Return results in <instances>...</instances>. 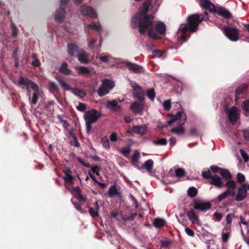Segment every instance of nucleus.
I'll return each instance as SVG.
<instances>
[{
  "label": "nucleus",
  "instance_id": "obj_21",
  "mask_svg": "<svg viewBox=\"0 0 249 249\" xmlns=\"http://www.w3.org/2000/svg\"><path fill=\"white\" fill-rule=\"evenodd\" d=\"M64 176L63 177V179L65 182L69 183H73L74 180V177L72 176V172L70 168H66L63 171Z\"/></svg>",
  "mask_w": 249,
  "mask_h": 249
},
{
  "label": "nucleus",
  "instance_id": "obj_15",
  "mask_svg": "<svg viewBox=\"0 0 249 249\" xmlns=\"http://www.w3.org/2000/svg\"><path fill=\"white\" fill-rule=\"evenodd\" d=\"M75 70L79 75L85 77H89L91 75V71L87 67L84 66H76L75 67Z\"/></svg>",
  "mask_w": 249,
  "mask_h": 249
},
{
  "label": "nucleus",
  "instance_id": "obj_25",
  "mask_svg": "<svg viewBox=\"0 0 249 249\" xmlns=\"http://www.w3.org/2000/svg\"><path fill=\"white\" fill-rule=\"evenodd\" d=\"M77 56L78 60L81 63L85 64H87L89 63V60L88 55L85 51L81 50V52Z\"/></svg>",
  "mask_w": 249,
  "mask_h": 249
},
{
  "label": "nucleus",
  "instance_id": "obj_8",
  "mask_svg": "<svg viewBox=\"0 0 249 249\" xmlns=\"http://www.w3.org/2000/svg\"><path fill=\"white\" fill-rule=\"evenodd\" d=\"M144 104L143 102L134 101L131 103L130 109L134 113L141 115L144 109Z\"/></svg>",
  "mask_w": 249,
  "mask_h": 249
},
{
  "label": "nucleus",
  "instance_id": "obj_51",
  "mask_svg": "<svg viewBox=\"0 0 249 249\" xmlns=\"http://www.w3.org/2000/svg\"><path fill=\"white\" fill-rule=\"evenodd\" d=\"M166 25L161 22H158L156 25V29L157 31H165L166 30Z\"/></svg>",
  "mask_w": 249,
  "mask_h": 249
},
{
  "label": "nucleus",
  "instance_id": "obj_19",
  "mask_svg": "<svg viewBox=\"0 0 249 249\" xmlns=\"http://www.w3.org/2000/svg\"><path fill=\"white\" fill-rule=\"evenodd\" d=\"M82 12L85 15L89 16L91 18H96L97 14L94 9L88 6H83L81 9Z\"/></svg>",
  "mask_w": 249,
  "mask_h": 249
},
{
  "label": "nucleus",
  "instance_id": "obj_58",
  "mask_svg": "<svg viewBox=\"0 0 249 249\" xmlns=\"http://www.w3.org/2000/svg\"><path fill=\"white\" fill-rule=\"evenodd\" d=\"M72 202V203L73 204V205H74L75 208L79 212H80V213H82L83 212V209H82V205L76 202H74V201H71Z\"/></svg>",
  "mask_w": 249,
  "mask_h": 249
},
{
  "label": "nucleus",
  "instance_id": "obj_44",
  "mask_svg": "<svg viewBox=\"0 0 249 249\" xmlns=\"http://www.w3.org/2000/svg\"><path fill=\"white\" fill-rule=\"evenodd\" d=\"M217 12L219 15L225 18H229L231 16L230 12L228 10L224 9H220Z\"/></svg>",
  "mask_w": 249,
  "mask_h": 249
},
{
  "label": "nucleus",
  "instance_id": "obj_62",
  "mask_svg": "<svg viewBox=\"0 0 249 249\" xmlns=\"http://www.w3.org/2000/svg\"><path fill=\"white\" fill-rule=\"evenodd\" d=\"M185 231L186 233L190 236L194 237L195 236L194 231L188 227H186L185 228Z\"/></svg>",
  "mask_w": 249,
  "mask_h": 249
},
{
  "label": "nucleus",
  "instance_id": "obj_38",
  "mask_svg": "<svg viewBox=\"0 0 249 249\" xmlns=\"http://www.w3.org/2000/svg\"><path fill=\"white\" fill-rule=\"evenodd\" d=\"M160 243L161 247L164 248H169L173 244L172 241L166 237L164 239L160 240Z\"/></svg>",
  "mask_w": 249,
  "mask_h": 249
},
{
  "label": "nucleus",
  "instance_id": "obj_18",
  "mask_svg": "<svg viewBox=\"0 0 249 249\" xmlns=\"http://www.w3.org/2000/svg\"><path fill=\"white\" fill-rule=\"evenodd\" d=\"M134 98H137L139 101L143 102L145 97L143 89L141 87H138L137 89L133 90Z\"/></svg>",
  "mask_w": 249,
  "mask_h": 249
},
{
  "label": "nucleus",
  "instance_id": "obj_3",
  "mask_svg": "<svg viewBox=\"0 0 249 249\" xmlns=\"http://www.w3.org/2000/svg\"><path fill=\"white\" fill-rule=\"evenodd\" d=\"M18 83V85L19 87L24 86L26 87V89L28 91L30 98V95L29 94L31 93V91L29 90V88L34 90L33 97L30 103L31 104H36L39 99V97L40 96L38 86L34 82L29 80L27 77H24L22 76H19Z\"/></svg>",
  "mask_w": 249,
  "mask_h": 249
},
{
  "label": "nucleus",
  "instance_id": "obj_13",
  "mask_svg": "<svg viewBox=\"0 0 249 249\" xmlns=\"http://www.w3.org/2000/svg\"><path fill=\"white\" fill-rule=\"evenodd\" d=\"M246 85H242L238 87L235 91V100L237 102L240 98L243 97L247 90Z\"/></svg>",
  "mask_w": 249,
  "mask_h": 249
},
{
  "label": "nucleus",
  "instance_id": "obj_29",
  "mask_svg": "<svg viewBox=\"0 0 249 249\" xmlns=\"http://www.w3.org/2000/svg\"><path fill=\"white\" fill-rule=\"evenodd\" d=\"M149 37L155 40L162 38L166 32H147Z\"/></svg>",
  "mask_w": 249,
  "mask_h": 249
},
{
  "label": "nucleus",
  "instance_id": "obj_49",
  "mask_svg": "<svg viewBox=\"0 0 249 249\" xmlns=\"http://www.w3.org/2000/svg\"><path fill=\"white\" fill-rule=\"evenodd\" d=\"M242 108L246 112V114L249 113V100H247L243 102Z\"/></svg>",
  "mask_w": 249,
  "mask_h": 249
},
{
  "label": "nucleus",
  "instance_id": "obj_41",
  "mask_svg": "<svg viewBox=\"0 0 249 249\" xmlns=\"http://www.w3.org/2000/svg\"><path fill=\"white\" fill-rule=\"evenodd\" d=\"M152 142L155 145H165L167 144V141L165 138H161L153 140Z\"/></svg>",
  "mask_w": 249,
  "mask_h": 249
},
{
  "label": "nucleus",
  "instance_id": "obj_23",
  "mask_svg": "<svg viewBox=\"0 0 249 249\" xmlns=\"http://www.w3.org/2000/svg\"><path fill=\"white\" fill-rule=\"evenodd\" d=\"M211 179V181L210 182V184L217 188H220L225 185L222 182L220 177L217 175L212 176Z\"/></svg>",
  "mask_w": 249,
  "mask_h": 249
},
{
  "label": "nucleus",
  "instance_id": "obj_5",
  "mask_svg": "<svg viewBox=\"0 0 249 249\" xmlns=\"http://www.w3.org/2000/svg\"><path fill=\"white\" fill-rule=\"evenodd\" d=\"M224 186L227 187L228 189L220 195L218 196L219 201H221L223 199L226 198L229 196H235V192L234 191L236 188L235 182L232 180H230L225 184Z\"/></svg>",
  "mask_w": 249,
  "mask_h": 249
},
{
  "label": "nucleus",
  "instance_id": "obj_48",
  "mask_svg": "<svg viewBox=\"0 0 249 249\" xmlns=\"http://www.w3.org/2000/svg\"><path fill=\"white\" fill-rule=\"evenodd\" d=\"M131 151V148L130 146L125 147H123L121 149V153L124 157H127Z\"/></svg>",
  "mask_w": 249,
  "mask_h": 249
},
{
  "label": "nucleus",
  "instance_id": "obj_61",
  "mask_svg": "<svg viewBox=\"0 0 249 249\" xmlns=\"http://www.w3.org/2000/svg\"><path fill=\"white\" fill-rule=\"evenodd\" d=\"M210 169L214 173H220L222 168L219 167L216 165H212L210 166Z\"/></svg>",
  "mask_w": 249,
  "mask_h": 249
},
{
  "label": "nucleus",
  "instance_id": "obj_37",
  "mask_svg": "<svg viewBox=\"0 0 249 249\" xmlns=\"http://www.w3.org/2000/svg\"><path fill=\"white\" fill-rule=\"evenodd\" d=\"M72 91L73 94H74L75 95L79 97L80 98H84L86 95V92L83 90V89L74 88L72 89Z\"/></svg>",
  "mask_w": 249,
  "mask_h": 249
},
{
  "label": "nucleus",
  "instance_id": "obj_52",
  "mask_svg": "<svg viewBox=\"0 0 249 249\" xmlns=\"http://www.w3.org/2000/svg\"><path fill=\"white\" fill-rule=\"evenodd\" d=\"M89 30L99 31L102 29L101 25L98 23H92L89 26Z\"/></svg>",
  "mask_w": 249,
  "mask_h": 249
},
{
  "label": "nucleus",
  "instance_id": "obj_47",
  "mask_svg": "<svg viewBox=\"0 0 249 249\" xmlns=\"http://www.w3.org/2000/svg\"><path fill=\"white\" fill-rule=\"evenodd\" d=\"M146 95L148 98L153 101L155 98V91L154 89H151L147 91Z\"/></svg>",
  "mask_w": 249,
  "mask_h": 249
},
{
  "label": "nucleus",
  "instance_id": "obj_16",
  "mask_svg": "<svg viewBox=\"0 0 249 249\" xmlns=\"http://www.w3.org/2000/svg\"><path fill=\"white\" fill-rule=\"evenodd\" d=\"M148 127L145 125H134L132 128V130L136 134L142 135L146 134Z\"/></svg>",
  "mask_w": 249,
  "mask_h": 249
},
{
  "label": "nucleus",
  "instance_id": "obj_55",
  "mask_svg": "<svg viewBox=\"0 0 249 249\" xmlns=\"http://www.w3.org/2000/svg\"><path fill=\"white\" fill-rule=\"evenodd\" d=\"M163 106L164 109L165 110L168 111V110H170L171 108V102L170 100H167L163 102Z\"/></svg>",
  "mask_w": 249,
  "mask_h": 249
},
{
  "label": "nucleus",
  "instance_id": "obj_39",
  "mask_svg": "<svg viewBox=\"0 0 249 249\" xmlns=\"http://www.w3.org/2000/svg\"><path fill=\"white\" fill-rule=\"evenodd\" d=\"M106 89H107L109 91L112 89L114 87L113 83H112L109 79L104 80L102 84Z\"/></svg>",
  "mask_w": 249,
  "mask_h": 249
},
{
  "label": "nucleus",
  "instance_id": "obj_46",
  "mask_svg": "<svg viewBox=\"0 0 249 249\" xmlns=\"http://www.w3.org/2000/svg\"><path fill=\"white\" fill-rule=\"evenodd\" d=\"M233 217V214L231 213L228 214L226 216V222L227 225L225 228V229L228 230L229 229L231 228V225L232 222V218Z\"/></svg>",
  "mask_w": 249,
  "mask_h": 249
},
{
  "label": "nucleus",
  "instance_id": "obj_60",
  "mask_svg": "<svg viewBox=\"0 0 249 249\" xmlns=\"http://www.w3.org/2000/svg\"><path fill=\"white\" fill-rule=\"evenodd\" d=\"M240 153L241 155L242 158L247 162L249 160V157L246 152L242 149H240Z\"/></svg>",
  "mask_w": 249,
  "mask_h": 249
},
{
  "label": "nucleus",
  "instance_id": "obj_53",
  "mask_svg": "<svg viewBox=\"0 0 249 249\" xmlns=\"http://www.w3.org/2000/svg\"><path fill=\"white\" fill-rule=\"evenodd\" d=\"M89 211L90 215L93 218H95L99 216L98 211L95 210V209L91 207L89 209Z\"/></svg>",
  "mask_w": 249,
  "mask_h": 249
},
{
  "label": "nucleus",
  "instance_id": "obj_42",
  "mask_svg": "<svg viewBox=\"0 0 249 249\" xmlns=\"http://www.w3.org/2000/svg\"><path fill=\"white\" fill-rule=\"evenodd\" d=\"M140 157V153L138 150H135L132 155L131 159V163L134 164L137 163L139 161Z\"/></svg>",
  "mask_w": 249,
  "mask_h": 249
},
{
  "label": "nucleus",
  "instance_id": "obj_59",
  "mask_svg": "<svg viewBox=\"0 0 249 249\" xmlns=\"http://www.w3.org/2000/svg\"><path fill=\"white\" fill-rule=\"evenodd\" d=\"M202 175L203 178L206 179L212 178V175L211 174L210 171L209 170L203 171L202 173Z\"/></svg>",
  "mask_w": 249,
  "mask_h": 249
},
{
  "label": "nucleus",
  "instance_id": "obj_22",
  "mask_svg": "<svg viewBox=\"0 0 249 249\" xmlns=\"http://www.w3.org/2000/svg\"><path fill=\"white\" fill-rule=\"evenodd\" d=\"M199 5L205 9L215 11L214 5L208 0H199Z\"/></svg>",
  "mask_w": 249,
  "mask_h": 249
},
{
  "label": "nucleus",
  "instance_id": "obj_2",
  "mask_svg": "<svg viewBox=\"0 0 249 249\" xmlns=\"http://www.w3.org/2000/svg\"><path fill=\"white\" fill-rule=\"evenodd\" d=\"M207 13L202 15L194 14L187 18V24H181L179 31H195L198 29V25L202 20L208 19Z\"/></svg>",
  "mask_w": 249,
  "mask_h": 249
},
{
  "label": "nucleus",
  "instance_id": "obj_10",
  "mask_svg": "<svg viewBox=\"0 0 249 249\" xmlns=\"http://www.w3.org/2000/svg\"><path fill=\"white\" fill-rule=\"evenodd\" d=\"M123 64L128 68L130 71H133L134 73L143 72V68L139 65L128 61H124L123 62Z\"/></svg>",
  "mask_w": 249,
  "mask_h": 249
},
{
  "label": "nucleus",
  "instance_id": "obj_40",
  "mask_svg": "<svg viewBox=\"0 0 249 249\" xmlns=\"http://www.w3.org/2000/svg\"><path fill=\"white\" fill-rule=\"evenodd\" d=\"M59 82L61 87L66 90H71L72 88H71L69 84L65 83L61 78H58L56 79Z\"/></svg>",
  "mask_w": 249,
  "mask_h": 249
},
{
  "label": "nucleus",
  "instance_id": "obj_45",
  "mask_svg": "<svg viewBox=\"0 0 249 249\" xmlns=\"http://www.w3.org/2000/svg\"><path fill=\"white\" fill-rule=\"evenodd\" d=\"M197 190L196 188L194 187H191L189 188L188 190V195L189 196L191 197H194L197 195Z\"/></svg>",
  "mask_w": 249,
  "mask_h": 249
},
{
  "label": "nucleus",
  "instance_id": "obj_4",
  "mask_svg": "<svg viewBox=\"0 0 249 249\" xmlns=\"http://www.w3.org/2000/svg\"><path fill=\"white\" fill-rule=\"evenodd\" d=\"M101 116V113L95 109H91L86 111L84 115L86 122V130L89 133L91 129V124L95 123Z\"/></svg>",
  "mask_w": 249,
  "mask_h": 249
},
{
  "label": "nucleus",
  "instance_id": "obj_50",
  "mask_svg": "<svg viewBox=\"0 0 249 249\" xmlns=\"http://www.w3.org/2000/svg\"><path fill=\"white\" fill-rule=\"evenodd\" d=\"M101 142L104 147L106 149L110 148L109 142L107 137H104L101 139Z\"/></svg>",
  "mask_w": 249,
  "mask_h": 249
},
{
  "label": "nucleus",
  "instance_id": "obj_64",
  "mask_svg": "<svg viewBox=\"0 0 249 249\" xmlns=\"http://www.w3.org/2000/svg\"><path fill=\"white\" fill-rule=\"evenodd\" d=\"M198 132L195 128H191L189 131V135L191 136H198Z\"/></svg>",
  "mask_w": 249,
  "mask_h": 249
},
{
  "label": "nucleus",
  "instance_id": "obj_34",
  "mask_svg": "<svg viewBox=\"0 0 249 249\" xmlns=\"http://www.w3.org/2000/svg\"><path fill=\"white\" fill-rule=\"evenodd\" d=\"M165 52L160 50L157 49L154 50L152 51V56L151 58H163L164 56H163Z\"/></svg>",
  "mask_w": 249,
  "mask_h": 249
},
{
  "label": "nucleus",
  "instance_id": "obj_30",
  "mask_svg": "<svg viewBox=\"0 0 249 249\" xmlns=\"http://www.w3.org/2000/svg\"><path fill=\"white\" fill-rule=\"evenodd\" d=\"M225 36L230 40L236 41L239 38V32H224Z\"/></svg>",
  "mask_w": 249,
  "mask_h": 249
},
{
  "label": "nucleus",
  "instance_id": "obj_17",
  "mask_svg": "<svg viewBox=\"0 0 249 249\" xmlns=\"http://www.w3.org/2000/svg\"><path fill=\"white\" fill-rule=\"evenodd\" d=\"M72 190L74 193V196L76 199L80 202H85L87 200V197L83 196L81 193V189L79 187H73Z\"/></svg>",
  "mask_w": 249,
  "mask_h": 249
},
{
  "label": "nucleus",
  "instance_id": "obj_24",
  "mask_svg": "<svg viewBox=\"0 0 249 249\" xmlns=\"http://www.w3.org/2000/svg\"><path fill=\"white\" fill-rule=\"evenodd\" d=\"M65 17V11L62 8H60L56 11L54 15V18L56 21H62Z\"/></svg>",
  "mask_w": 249,
  "mask_h": 249
},
{
  "label": "nucleus",
  "instance_id": "obj_12",
  "mask_svg": "<svg viewBox=\"0 0 249 249\" xmlns=\"http://www.w3.org/2000/svg\"><path fill=\"white\" fill-rule=\"evenodd\" d=\"M81 50L78 46L74 43H69L68 44V53L71 56H76L80 53Z\"/></svg>",
  "mask_w": 249,
  "mask_h": 249
},
{
  "label": "nucleus",
  "instance_id": "obj_57",
  "mask_svg": "<svg viewBox=\"0 0 249 249\" xmlns=\"http://www.w3.org/2000/svg\"><path fill=\"white\" fill-rule=\"evenodd\" d=\"M86 108V105L85 104L81 102H79L78 106L76 107L77 110L82 112L85 111Z\"/></svg>",
  "mask_w": 249,
  "mask_h": 249
},
{
  "label": "nucleus",
  "instance_id": "obj_33",
  "mask_svg": "<svg viewBox=\"0 0 249 249\" xmlns=\"http://www.w3.org/2000/svg\"><path fill=\"white\" fill-rule=\"evenodd\" d=\"M219 174L223 178H225L228 181L231 180L232 175L228 169L222 168Z\"/></svg>",
  "mask_w": 249,
  "mask_h": 249
},
{
  "label": "nucleus",
  "instance_id": "obj_31",
  "mask_svg": "<svg viewBox=\"0 0 249 249\" xmlns=\"http://www.w3.org/2000/svg\"><path fill=\"white\" fill-rule=\"evenodd\" d=\"M59 71L60 73L67 75L71 74V71L68 69V64L66 62H64L62 64L59 69Z\"/></svg>",
  "mask_w": 249,
  "mask_h": 249
},
{
  "label": "nucleus",
  "instance_id": "obj_63",
  "mask_svg": "<svg viewBox=\"0 0 249 249\" xmlns=\"http://www.w3.org/2000/svg\"><path fill=\"white\" fill-rule=\"evenodd\" d=\"M213 216L215 217V221H220L223 217V215L221 213H214L213 214Z\"/></svg>",
  "mask_w": 249,
  "mask_h": 249
},
{
  "label": "nucleus",
  "instance_id": "obj_14",
  "mask_svg": "<svg viewBox=\"0 0 249 249\" xmlns=\"http://www.w3.org/2000/svg\"><path fill=\"white\" fill-rule=\"evenodd\" d=\"M170 175L172 177H176L178 178L184 177L185 176V170L183 168H176L173 169L171 168L169 172Z\"/></svg>",
  "mask_w": 249,
  "mask_h": 249
},
{
  "label": "nucleus",
  "instance_id": "obj_7",
  "mask_svg": "<svg viewBox=\"0 0 249 249\" xmlns=\"http://www.w3.org/2000/svg\"><path fill=\"white\" fill-rule=\"evenodd\" d=\"M239 115L240 113L236 107H232L230 109L228 116L230 121L232 125H235L236 124L239 119Z\"/></svg>",
  "mask_w": 249,
  "mask_h": 249
},
{
  "label": "nucleus",
  "instance_id": "obj_35",
  "mask_svg": "<svg viewBox=\"0 0 249 249\" xmlns=\"http://www.w3.org/2000/svg\"><path fill=\"white\" fill-rule=\"evenodd\" d=\"M153 164H154L153 161L152 160L149 159L145 161V162L143 164V167L147 171H148V172H151V171L152 170V169L153 168Z\"/></svg>",
  "mask_w": 249,
  "mask_h": 249
},
{
  "label": "nucleus",
  "instance_id": "obj_9",
  "mask_svg": "<svg viewBox=\"0 0 249 249\" xmlns=\"http://www.w3.org/2000/svg\"><path fill=\"white\" fill-rule=\"evenodd\" d=\"M187 216L192 224H196L198 226L201 225V223L199 219L198 216L196 214L195 211L191 209L187 213Z\"/></svg>",
  "mask_w": 249,
  "mask_h": 249
},
{
  "label": "nucleus",
  "instance_id": "obj_11",
  "mask_svg": "<svg viewBox=\"0 0 249 249\" xmlns=\"http://www.w3.org/2000/svg\"><path fill=\"white\" fill-rule=\"evenodd\" d=\"M235 200L237 201H243L247 197V191L244 184L238 188L237 194H235Z\"/></svg>",
  "mask_w": 249,
  "mask_h": 249
},
{
  "label": "nucleus",
  "instance_id": "obj_6",
  "mask_svg": "<svg viewBox=\"0 0 249 249\" xmlns=\"http://www.w3.org/2000/svg\"><path fill=\"white\" fill-rule=\"evenodd\" d=\"M194 209L196 210H199L202 212H205L209 210L211 207L212 204L210 202H203V201L199 199H194Z\"/></svg>",
  "mask_w": 249,
  "mask_h": 249
},
{
  "label": "nucleus",
  "instance_id": "obj_36",
  "mask_svg": "<svg viewBox=\"0 0 249 249\" xmlns=\"http://www.w3.org/2000/svg\"><path fill=\"white\" fill-rule=\"evenodd\" d=\"M165 224V221L160 218H155L153 222L154 226L157 228H161L164 226Z\"/></svg>",
  "mask_w": 249,
  "mask_h": 249
},
{
  "label": "nucleus",
  "instance_id": "obj_20",
  "mask_svg": "<svg viewBox=\"0 0 249 249\" xmlns=\"http://www.w3.org/2000/svg\"><path fill=\"white\" fill-rule=\"evenodd\" d=\"M183 118V122L182 123H180L179 125H178V126H177V127L172 129V130H171V132L172 133H175L177 135H181L184 133L185 130L183 126V125L184 124L185 122L186 121V114H184Z\"/></svg>",
  "mask_w": 249,
  "mask_h": 249
},
{
  "label": "nucleus",
  "instance_id": "obj_43",
  "mask_svg": "<svg viewBox=\"0 0 249 249\" xmlns=\"http://www.w3.org/2000/svg\"><path fill=\"white\" fill-rule=\"evenodd\" d=\"M109 91L105 88L102 85L99 87L97 93L99 96L103 97L108 93Z\"/></svg>",
  "mask_w": 249,
  "mask_h": 249
},
{
  "label": "nucleus",
  "instance_id": "obj_56",
  "mask_svg": "<svg viewBox=\"0 0 249 249\" xmlns=\"http://www.w3.org/2000/svg\"><path fill=\"white\" fill-rule=\"evenodd\" d=\"M237 179L238 182L242 183L245 181L246 178L245 176L243 174L238 173L237 174Z\"/></svg>",
  "mask_w": 249,
  "mask_h": 249
},
{
  "label": "nucleus",
  "instance_id": "obj_28",
  "mask_svg": "<svg viewBox=\"0 0 249 249\" xmlns=\"http://www.w3.org/2000/svg\"><path fill=\"white\" fill-rule=\"evenodd\" d=\"M184 114H185L182 111H178L177 113L174 115H172L171 116L172 117V118L169 121H167V125H171L173 123H174L176 121L178 120L179 119L181 118V117H184Z\"/></svg>",
  "mask_w": 249,
  "mask_h": 249
},
{
  "label": "nucleus",
  "instance_id": "obj_1",
  "mask_svg": "<svg viewBox=\"0 0 249 249\" xmlns=\"http://www.w3.org/2000/svg\"><path fill=\"white\" fill-rule=\"evenodd\" d=\"M151 9L152 5L150 2L147 1L144 3L140 9L139 13L132 18V26L134 27L142 26L145 29L151 27L152 26L151 20L153 18V17L145 14Z\"/></svg>",
  "mask_w": 249,
  "mask_h": 249
},
{
  "label": "nucleus",
  "instance_id": "obj_32",
  "mask_svg": "<svg viewBox=\"0 0 249 249\" xmlns=\"http://www.w3.org/2000/svg\"><path fill=\"white\" fill-rule=\"evenodd\" d=\"M49 86L50 91L53 93H59L60 91V89L58 85L53 81H50L49 82Z\"/></svg>",
  "mask_w": 249,
  "mask_h": 249
},
{
  "label": "nucleus",
  "instance_id": "obj_27",
  "mask_svg": "<svg viewBox=\"0 0 249 249\" xmlns=\"http://www.w3.org/2000/svg\"><path fill=\"white\" fill-rule=\"evenodd\" d=\"M107 194L109 197H111L115 195H117L118 196H121L122 195V193L121 192L118 191L116 186L113 185H111L109 188Z\"/></svg>",
  "mask_w": 249,
  "mask_h": 249
},
{
  "label": "nucleus",
  "instance_id": "obj_26",
  "mask_svg": "<svg viewBox=\"0 0 249 249\" xmlns=\"http://www.w3.org/2000/svg\"><path fill=\"white\" fill-rule=\"evenodd\" d=\"M107 107L111 109L113 111H118L120 109L121 107L115 100L108 101L107 102Z\"/></svg>",
  "mask_w": 249,
  "mask_h": 249
},
{
  "label": "nucleus",
  "instance_id": "obj_54",
  "mask_svg": "<svg viewBox=\"0 0 249 249\" xmlns=\"http://www.w3.org/2000/svg\"><path fill=\"white\" fill-rule=\"evenodd\" d=\"M54 102L53 101H49L48 102L46 105H45V108L47 110L50 111V112H52L53 111V105H54Z\"/></svg>",
  "mask_w": 249,
  "mask_h": 249
}]
</instances>
